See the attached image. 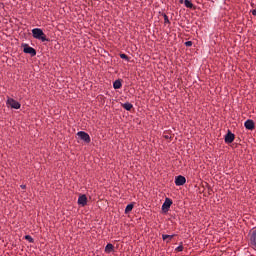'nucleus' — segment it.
<instances>
[{"mask_svg": "<svg viewBox=\"0 0 256 256\" xmlns=\"http://www.w3.org/2000/svg\"><path fill=\"white\" fill-rule=\"evenodd\" d=\"M88 199L86 195H81L78 197V205H81L82 207H85L87 205Z\"/></svg>", "mask_w": 256, "mask_h": 256, "instance_id": "nucleus-7", "label": "nucleus"}, {"mask_svg": "<svg viewBox=\"0 0 256 256\" xmlns=\"http://www.w3.org/2000/svg\"><path fill=\"white\" fill-rule=\"evenodd\" d=\"M174 237L175 235H162V239L167 243H169Z\"/></svg>", "mask_w": 256, "mask_h": 256, "instance_id": "nucleus-12", "label": "nucleus"}, {"mask_svg": "<svg viewBox=\"0 0 256 256\" xmlns=\"http://www.w3.org/2000/svg\"><path fill=\"white\" fill-rule=\"evenodd\" d=\"M244 127H245L247 130L252 131L253 129H255V122H254L253 120H247V121L244 123Z\"/></svg>", "mask_w": 256, "mask_h": 256, "instance_id": "nucleus-9", "label": "nucleus"}, {"mask_svg": "<svg viewBox=\"0 0 256 256\" xmlns=\"http://www.w3.org/2000/svg\"><path fill=\"white\" fill-rule=\"evenodd\" d=\"M24 238H25L28 242L34 243V239H33L30 235H26V236H24Z\"/></svg>", "mask_w": 256, "mask_h": 256, "instance_id": "nucleus-17", "label": "nucleus"}, {"mask_svg": "<svg viewBox=\"0 0 256 256\" xmlns=\"http://www.w3.org/2000/svg\"><path fill=\"white\" fill-rule=\"evenodd\" d=\"M180 3L183 4V3H184V0H180Z\"/></svg>", "mask_w": 256, "mask_h": 256, "instance_id": "nucleus-23", "label": "nucleus"}, {"mask_svg": "<svg viewBox=\"0 0 256 256\" xmlns=\"http://www.w3.org/2000/svg\"><path fill=\"white\" fill-rule=\"evenodd\" d=\"M32 37L34 39L40 40L41 42H49L50 39L47 38L46 34L44 33L43 29L41 28H33L31 30Z\"/></svg>", "mask_w": 256, "mask_h": 256, "instance_id": "nucleus-1", "label": "nucleus"}, {"mask_svg": "<svg viewBox=\"0 0 256 256\" xmlns=\"http://www.w3.org/2000/svg\"><path fill=\"white\" fill-rule=\"evenodd\" d=\"M23 52L25 54H29L31 57H35L37 55L35 48H31L27 43L23 44Z\"/></svg>", "mask_w": 256, "mask_h": 256, "instance_id": "nucleus-2", "label": "nucleus"}, {"mask_svg": "<svg viewBox=\"0 0 256 256\" xmlns=\"http://www.w3.org/2000/svg\"><path fill=\"white\" fill-rule=\"evenodd\" d=\"M184 5L186 8L192 9L194 7V4L191 0H184Z\"/></svg>", "mask_w": 256, "mask_h": 256, "instance_id": "nucleus-13", "label": "nucleus"}, {"mask_svg": "<svg viewBox=\"0 0 256 256\" xmlns=\"http://www.w3.org/2000/svg\"><path fill=\"white\" fill-rule=\"evenodd\" d=\"M77 136L80 138V140L84 141L85 143L87 144L91 143V137L86 132L84 131L78 132Z\"/></svg>", "mask_w": 256, "mask_h": 256, "instance_id": "nucleus-4", "label": "nucleus"}, {"mask_svg": "<svg viewBox=\"0 0 256 256\" xmlns=\"http://www.w3.org/2000/svg\"><path fill=\"white\" fill-rule=\"evenodd\" d=\"M6 104L13 109L21 108L20 102H17V100H14V98H8Z\"/></svg>", "mask_w": 256, "mask_h": 256, "instance_id": "nucleus-3", "label": "nucleus"}, {"mask_svg": "<svg viewBox=\"0 0 256 256\" xmlns=\"http://www.w3.org/2000/svg\"><path fill=\"white\" fill-rule=\"evenodd\" d=\"M163 18H164V23L165 24H170V19L169 16L166 13H163Z\"/></svg>", "mask_w": 256, "mask_h": 256, "instance_id": "nucleus-16", "label": "nucleus"}, {"mask_svg": "<svg viewBox=\"0 0 256 256\" xmlns=\"http://www.w3.org/2000/svg\"><path fill=\"white\" fill-rule=\"evenodd\" d=\"M235 141V135L231 133L230 131L225 136V143L231 144Z\"/></svg>", "mask_w": 256, "mask_h": 256, "instance_id": "nucleus-8", "label": "nucleus"}, {"mask_svg": "<svg viewBox=\"0 0 256 256\" xmlns=\"http://www.w3.org/2000/svg\"><path fill=\"white\" fill-rule=\"evenodd\" d=\"M114 251V245L113 244H107L105 247V252L111 253Z\"/></svg>", "mask_w": 256, "mask_h": 256, "instance_id": "nucleus-14", "label": "nucleus"}, {"mask_svg": "<svg viewBox=\"0 0 256 256\" xmlns=\"http://www.w3.org/2000/svg\"><path fill=\"white\" fill-rule=\"evenodd\" d=\"M186 47H192L193 46V41L189 40L185 42Z\"/></svg>", "mask_w": 256, "mask_h": 256, "instance_id": "nucleus-19", "label": "nucleus"}, {"mask_svg": "<svg viewBox=\"0 0 256 256\" xmlns=\"http://www.w3.org/2000/svg\"><path fill=\"white\" fill-rule=\"evenodd\" d=\"M122 107L126 111H131L133 109V104H131V102H125L124 104H122Z\"/></svg>", "mask_w": 256, "mask_h": 256, "instance_id": "nucleus-10", "label": "nucleus"}, {"mask_svg": "<svg viewBox=\"0 0 256 256\" xmlns=\"http://www.w3.org/2000/svg\"><path fill=\"white\" fill-rule=\"evenodd\" d=\"M252 15L256 17V9L252 10Z\"/></svg>", "mask_w": 256, "mask_h": 256, "instance_id": "nucleus-21", "label": "nucleus"}, {"mask_svg": "<svg viewBox=\"0 0 256 256\" xmlns=\"http://www.w3.org/2000/svg\"><path fill=\"white\" fill-rule=\"evenodd\" d=\"M120 58L129 61V56H127V54H120Z\"/></svg>", "mask_w": 256, "mask_h": 256, "instance_id": "nucleus-18", "label": "nucleus"}, {"mask_svg": "<svg viewBox=\"0 0 256 256\" xmlns=\"http://www.w3.org/2000/svg\"><path fill=\"white\" fill-rule=\"evenodd\" d=\"M113 88L121 89L122 88V80H115V82H113Z\"/></svg>", "mask_w": 256, "mask_h": 256, "instance_id": "nucleus-11", "label": "nucleus"}, {"mask_svg": "<svg viewBox=\"0 0 256 256\" xmlns=\"http://www.w3.org/2000/svg\"><path fill=\"white\" fill-rule=\"evenodd\" d=\"M172 204H173V201L171 199H169V198H166L165 202L162 205V210L164 212H168L170 210Z\"/></svg>", "mask_w": 256, "mask_h": 256, "instance_id": "nucleus-5", "label": "nucleus"}, {"mask_svg": "<svg viewBox=\"0 0 256 256\" xmlns=\"http://www.w3.org/2000/svg\"><path fill=\"white\" fill-rule=\"evenodd\" d=\"M22 189H26V185H21L20 186Z\"/></svg>", "mask_w": 256, "mask_h": 256, "instance_id": "nucleus-22", "label": "nucleus"}, {"mask_svg": "<svg viewBox=\"0 0 256 256\" xmlns=\"http://www.w3.org/2000/svg\"><path fill=\"white\" fill-rule=\"evenodd\" d=\"M177 252H182L184 250V247L182 245L178 246L176 249H175Z\"/></svg>", "mask_w": 256, "mask_h": 256, "instance_id": "nucleus-20", "label": "nucleus"}, {"mask_svg": "<svg viewBox=\"0 0 256 256\" xmlns=\"http://www.w3.org/2000/svg\"><path fill=\"white\" fill-rule=\"evenodd\" d=\"M186 182H187V179L182 175H179L175 178V185L176 186H183V185L186 184Z\"/></svg>", "mask_w": 256, "mask_h": 256, "instance_id": "nucleus-6", "label": "nucleus"}, {"mask_svg": "<svg viewBox=\"0 0 256 256\" xmlns=\"http://www.w3.org/2000/svg\"><path fill=\"white\" fill-rule=\"evenodd\" d=\"M134 208V204H128L125 208V214H129Z\"/></svg>", "mask_w": 256, "mask_h": 256, "instance_id": "nucleus-15", "label": "nucleus"}]
</instances>
